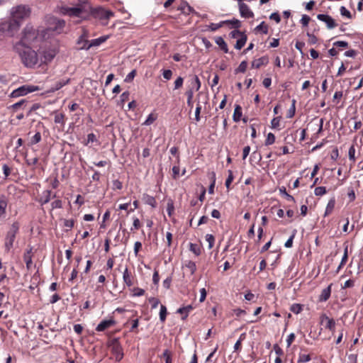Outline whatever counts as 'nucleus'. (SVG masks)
I'll use <instances>...</instances> for the list:
<instances>
[{
  "mask_svg": "<svg viewBox=\"0 0 363 363\" xmlns=\"http://www.w3.org/2000/svg\"><path fill=\"white\" fill-rule=\"evenodd\" d=\"M290 311L296 314H298L302 311V305L294 303L291 306Z\"/></svg>",
  "mask_w": 363,
  "mask_h": 363,
  "instance_id": "38",
  "label": "nucleus"
},
{
  "mask_svg": "<svg viewBox=\"0 0 363 363\" xmlns=\"http://www.w3.org/2000/svg\"><path fill=\"white\" fill-rule=\"evenodd\" d=\"M296 100L295 99H293L292 100V104H291V106L290 107V108L289 109L288 112H287V115H286V117L288 118H291L294 116L295 115V112H296Z\"/></svg>",
  "mask_w": 363,
  "mask_h": 363,
  "instance_id": "31",
  "label": "nucleus"
},
{
  "mask_svg": "<svg viewBox=\"0 0 363 363\" xmlns=\"http://www.w3.org/2000/svg\"><path fill=\"white\" fill-rule=\"evenodd\" d=\"M340 11L342 16H345L348 18H352L351 13L345 6H341Z\"/></svg>",
  "mask_w": 363,
  "mask_h": 363,
  "instance_id": "49",
  "label": "nucleus"
},
{
  "mask_svg": "<svg viewBox=\"0 0 363 363\" xmlns=\"http://www.w3.org/2000/svg\"><path fill=\"white\" fill-rule=\"evenodd\" d=\"M269 18L272 20H274L277 23H279L281 21L280 16L277 12L272 13L270 15Z\"/></svg>",
  "mask_w": 363,
  "mask_h": 363,
  "instance_id": "64",
  "label": "nucleus"
},
{
  "mask_svg": "<svg viewBox=\"0 0 363 363\" xmlns=\"http://www.w3.org/2000/svg\"><path fill=\"white\" fill-rule=\"evenodd\" d=\"M11 13L12 18L21 22V21L29 17L30 9L28 6L18 5L12 8Z\"/></svg>",
  "mask_w": 363,
  "mask_h": 363,
  "instance_id": "4",
  "label": "nucleus"
},
{
  "mask_svg": "<svg viewBox=\"0 0 363 363\" xmlns=\"http://www.w3.org/2000/svg\"><path fill=\"white\" fill-rule=\"evenodd\" d=\"M185 267L187 268L191 274H194V272H196V264L193 261H189L187 262L186 264H185Z\"/></svg>",
  "mask_w": 363,
  "mask_h": 363,
  "instance_id": "34",
  "label": "nucleus"
},
{
  "mask_svg": "<svg viewBox=\"0 0 363 363\" xmlns=\"http://www.w3.org/2000/svg\"><path fill=\"white\" fill-rule=\"evenodd\" d=\"M215 42L224 52H228V45L222 37H217Z\"/></svg>",
  "mask_w": 363,
  "mask_h": 363,
  "instance_id": "21",
  "label": "nucleus"
},
{
  "mask_svg": "<svg viewBox=\"0 0 363 363\" xmlns=\"http://www.w3.org/2000/svg\"><path fill=\"white\" fill-rule=\"evenodd\" d=\"M64 114L62 113H59V114H57L55 115V123H63L64 122Z\"/></svg>",
  "mask_w": 363,
  "mask_h": 363,
  "instance_id": "61",
  "label": "nucleus"
},
{
  "mask_svg": "<svg viewBox=\"0 0 363 363\" xmlns=\"http://www.w3.org/2000/svg\"><path fill=\"white\" fill-rule=\"evenodd\" d=\"M112 354L114 355L115 359L119 362L123 357V349L117 340H114L111 345Z\"/></svg>",
  "mask_w": 363,
  "mask_h": 363,
  "instance_id": "7",
  "label": "nucleus"
},
{
  "mask_svg": "<svg viewBox=\"0 0 363 363\" xmlns=\"http://www.w3.org/2000/svg\"><path fill=\"white\" fill-rule=\"evenodd\" d=\"M70 82V79H62V80H60L59 82H57L52 87H51V89H50L49 92H55L59 89H60L62 87H63L64 86H65L66 84H69Z\"/></svg>",
  "mask_w": 363,
  "mask_h": 363,
  "instance_id": "18",
  "label": "nucleus"
},
{
  "mask_svg": "<svg viewBox=\"0 0 363 363\" xmlns=\"http://www.w3.org/2000/svg\"><path fill=\"white\" fill-rule=\"evenodd\" d=\"M162 357L165 359V363H172L171 352L168 350L164 351Z\"/></svg>",
  "mask_w": 363,
  "mask_h": 363,
  "instance_id": "48",
  "label": "nucleus"
},
{
  "mask_svg": "<svg viewBox=\"0 0 363 363\" xmlns=\"http://www.w3.org/2000/svg\"><path fill=\"white\" fill-rule=\"evenodd\" d=\"M186 95L187 96V105L192 108L193 107V102H192V99H193V96H194V92H193V90L192 89H189V90H187L186 91Z\"/></svg>",
  "mask_w": 363,
  "mask_h": 363,
  "instance_id": "33",
  "label": "nucleus"
},
{
  "mask_svg": "<svg viewBox=\"0 0 363 363\" xmlns=\"http://www.w3.org/2000/svg\"><path fill=\"white\" fill-rule=\"evenodd\" d=\"M242 116V108L240 105H235L234 113L233 116V121L238 122L240 121Z\"/></svg>",
  "mask_w": 363,
  "mask_h": 363,
  "instance_id": "22",
  "label": "nucleus"
},
{
  "mask_svg": "<svg viewBox=\"0 0 363 363\" xmlns=\"http://www.w3.org/2000/svg\"><path fill=\"white\" fill-rule=\"evenodd\" d=\"M247 67V61L244 60V61L241 62V63L240 64L238 67L235 69V74H238L240 72H241V73L245 72Z\"/></svg>",
  "mask_w": 363,
  "mask_h": 363,
  "instance_id": "30",
  "label": "nucleus"
},
{
  "mask_svg": "<svg viewBox=\"0 0 363 363\" xmlns=\"http://www.w3.org/2000/svg\"><path fill=\"white\" fill-rule=\"evenodd\" d=\"M162 75L165 79L169 80L172 78V72L170 69H164L163 71Z\"/></svg>",
  "mask_w": 363,
  "mask_h": 363,
  "instance_id": "62",
  "label": "nucleus"
},
{
  "mask_svg": "<svg viewBox=\"0 0 363 363\" xmlns=\"http://www.w3.org/2000/svg\"><path fill=\"white\" fill-rule=\"evenodd\" d=\"M38 90H39V88L37 86L23 85L13 90L11 93L10 97L17 98L19 96H25L28 93H31Z\"/></svg>",
  "mask_w": 363,
  "mask_h": 363,
  "instance_id": "6",
  "label": "nucleus"
},
{
  "mask_svg": "<svg viewBox=\"0 0 363 363\" xmlns=\"http://www.w3.org/2000/svg\"><path fill=\"white\" fill-rule=\"evenodd\" d=\"M74 220L73 219L70 220H64V226L67 228L68 229H71L74 227Z\"/></svg>",
  "mask_w": 363,
  "mask_h": 363,
  "instance_id": "59",
  "label": "nucleus"
},
{
  "mask_svg": "<svg viewBox=\"0 0 363 363\" xmlns=\"http://www.w3.org/2000/svg\"><path fill=\"white\" fill-rule=\"evenodd\" d=\"M331 286L332 284L329 285L328 287L322 290L321 294L319 296V301L323 302L328 300L331 294Z\"/></svg>",
  "mask_w": 363,
  "mask_h": 363,
  "instance_id": "17",
  "label": "nucleus"
},
{
  "mask_svg": "<svg viewBox=\"0 0 363 363\" xmlns=\"http://www.w3.org/2000/svg\"><path fill=\"white\" fill-rule=\"evenodd\" d=\"M140 228V220L138 218H135L133 219V228H131V230H138Z\"/></svg>",
  "mask_w": 363,
  "mask_h": 363,
  "instance_id": "63",
  "label": "nucleus"
},
{
  "mask_svg": "<svg viewBox=\"0 0 363 363\" xmlns=\"http://www.w3.org/2000/svg\"><path fill=\"white\" fill-rule=\"evenodd\" d=\"M23 259H24V262H26L27 269H29L33 263L32 255H29V253H24Z\"/></svg>",
  "mask_w": 363,
  "mask_h": 363,
  "instance_id": "37",
  "label": "nucleus"
},
{
  "mask_svg": "<svg viewBox=\"0 0 363 363\" xmlns=\"http://www.w3.org/2000/svg\"><path fill=\"white\" fill-rule=\"evenodd\" d=\"M310 21H311L310 16L304 14L302 16V18L301 19V23L303 25V26L306 27L308 25Z\"/></svg>",
  "mask_w": 363,
  "mask_h": 363,
  "instance_id": "53",
  "label": "nucleus"
},
{
  "mask_svg": "<svg viewBox=\"0 0 363 363\" xmlns=\"http://www.w3.org/2000/svg\"><path fill=\"white\" fill-rule=\"evenodd\" d=\"M115 324L113 319L104 320L96 327V330L99 332L104 331Z\"/></svg>",
  "mask_w": 363,
  "mask_h": 363,
  "instance_id": "12",
  "label": "nucleus"
},
{
  "mask_svg": "<svg viewBox=\"0 0 363 363\" xmlns=\"http://www.w3.org/2000/svg\"><path fill=\"white\" fill-rule=\"evenodd\" d=\"M13 50L19 55L23 65L28 68H33L38 63L37 52L30 47L18 42L13 46Z\"/></svg>",
  "mask_w": 363,
  "mask_h": 363,
  "instance_id": "1",
  "label": "nucleus"
},
{
  "mask_svg": "<svg viewBox=\"0 0 363 363\" xmlns=\"http://www.w3.org/2000/svg\"><path fill=\"white\" fill-rule=\"evenodd\" d=\"M223 23H225V24H231L232 26L235 29H238L241 26V22L236 18L223 21Z\"/></svg>",
  "mask_w": 363,
  "mask_h": 363,
  "instance_id": "27",
  "label": "nucleus"
},
{
  "mask_svg": "<svg viewBox=\"0 0 363 363\" xmlns=\"http://www.w3.org/2000/svg\"><path fill=\"white\" fill-rule=\"evenodd\" d=\"M167 313V308L164 306L161 305L160 312V319L161 322L163 323L165 321Z\"/></svg>",
  "mask_w": 363,
  "mask_h": 363,
  "instance_id": "40",
  "label": "nucleus"
},
{
  "mask_svg": "<svg viewBox=\"0 0 363 363\" xmlns=\"http://www.w3.org/2000/svg\"><path fill=\"white\" fill-rule=\"evenodd\" d=\"M320 323L324 324L325 328L334 333L335 328V321L333 318H330L326 314H322L320 316Z\"/></svg>",
  "mask_w": 363,
  "mask_h": 363,
  "instance_id": "9",
  "label": "nucleus"
},
{
  "mask_svg": "<svg viewBox=\"0 0 363 363\" xmlns=\"http://www.w3.org/2000/svg\"><path fill=\"white\" fill-rule=\"evenodd\" d=\"M157 119V115L154 113H150L145 122L143 123V125H150L153 123Z\"/></svg>",
  "mask_w": 363,
  "mask_h": 363,
  "instance_id": "32",
  "label": "nucleus"
},
{
  "mask_svg": "<svg viewBox=\"0 0 363 363\" xmlns=\"http://www.w3.org/2000/svg\"><path fill=\"white\" fill-rule=\"evenodd\" d=\"M89 13H91L94 18L101 20L104 25H107L108 19L114 15L113 11L106 10L102 7H98L96 9H93L91 7V10Z\"/></svg>",
  "mask_w": 363,
  "mask_h": 363,
  "instance_id": "3",
  "label": "nucleus"
},
{
  "mask_svg": "<svg viewBox=\"0 0 363 363\" xmlns=\"http://www.w3.org/2000/svg\"><path fill=\"white\" fill-rule=\"evenodd\" d=\"M307 36L308 37V43L313 45L318 42V38L313 34L310 33H307Z\"/></svg>",
  "mask_w": 363,
  "mask_h": 363,
  "instance_id": "54",
  "label": "nucleus"
},
{
  "mask_svg": "<svg viewBox=\"0 0 363 363\" xmlns=\"http://www.w3.org/2000/svg\"><path fill=\"white\" fill-rule=\"evenodd\" d=\"M206 240L208 243V249H211L213 247L215 242L214 236L211 234H207L206 235Z\"/></svg>",
  "mask_w": 363,
  "mask_h": 363,
  "instance_id": "42",
  "label": "nucleus"
},
{
  "mask_svg": "<svg viewBox=\"0 0 363 363\" xmlns=\"http://www.w3.org/2000/svg\"><path fill=\"white\" fill-rule=\"evenodd\" d=\"M184 79L182 77H177L174 82V89H179L183 85Z\"/></svg>",
  "mask_w": 363,
  "mask_h": 363,
  "instance_id": "51",
  "label": "nucleus"
},
{
  "mask_svg": "<svg viewBox=\"0 0 363 363\" xmlns=\"http://www.w3.org/2000/svg\"><path fill=\"white\" fill-rule=\"evenodd\" d=\"M28 101L26 99H21L20 101L13 104L11 106L10 108L13 111H17L19 108H21L23 104H26Z\"/></svg>",
  "mask_w": 363,
  "mask_h": 363,
  "instance_id": "43",
  "label": "nucleus"
},
{
  "mask_svg": "<svg viewBox=\"0 0 363 363\" xmlns=\"http://www.w3.org/2000/svg\"><path fill=\"white\" fill-rule=\"evenodd\" d=\"M56 197V194L52 195V191L50 190H45L43 193V196L39 199V202L41 205H44L48 203L52 198Z\"/></svg>",
  "mask_w": 363,
  "mask_h": 363,
  "instance_id": "14",
  "label": "nucleus"
},
{
  "mask_svg": "<svg viewBox=\"0 0 363 363\" xmlns=\"http://www.w3.org/2000/svg\"><path fill=\"white\" fill-rule=\"evenodd\" d=\"M274 142H275V135L272 133H269L267 136V138L265 140L264 145L267 146L270 145H272Z\"/></svg>",
  "mask_w": 363,
  "mask_h": 363,
  "instance_id": "39",
  "label": "nucleus"
},
{
  "mask_svg": "<svg viewBox=\"0 0 363 363\" xmlns=\"http://www.w3.org/2000/svg\"><path fill=\"white\" fill-rule=\"evenodd\" d=\"M19 224L18 223L15 222L12 224L9 230L8 231L5 242V247L7 251H9L10 249L13 247L16 235L17 234Z\"/></svg>",
  "mask_w": 363,
  "mask_h": 363,
  "instance_id": "5",
  "label": "nucleus"
},
{
  "mask_svg": "<svg viewBox=\"0 0 363 363\" xmlns=\"http://www.w3.org/2000/svg\"><path fill=\"white\" fill-rule=\"evenodd\" d=\"M144 200L147 204L151 206L152 207H155L157 205L155 199L152 196L144 195Z\"/></svg>",
  "mask_w": 363,
  "mask_h": 363,
  "instance_id": "29",
  "label": "nucleus"
},
{
  "mask_svg": "<svg viewBox=\"0 0 363 363\" xmlns=\"http://www.w3.org/2000/svg\"><path fill=\"white\" fill-rule=\"evenodd\" d=\"M255 30L257 31H261L264 34H267L268 33V26L265 24L264 21H262L259 25H258Z\"/></svg>",
  "mask_w": 363,
  "mask_h": 363,
  "instance_id": "35",
  "label": "nucleus"
},
{
  "mask_svg": "<svg viewBox=\"0 0 363 363\" xmlns=\"http://www.w3.org/2000/svg\"><path fill=\"white\" fill-rule=\"evenodd\" d=\"M223 25H225V23H223V21H221L219 23H211L209 25V28L212 31H215V30H218V28H220Z\"/></svg>",
  "mask_w": 363,
  "mask_h": 363,
  "instance_id": "56",
  "label": "nucleus"
},
{
  "mask_svg": "<svg viewBox=\"0 0 363 363\" xmlns=\"http://www.w3.org/2000/svg\"><path fill=\"white\" fill-rule=\"evenodd\" d=\"M314 193L316 196H323L326 193L325 186H318L315 189Z\"/></svg>",
  "mask_w": 363,
  "mask_h": 363,
  "instance_id": "47",
  "label": "nucleus"
},
{
  "mask_svg": "<svg viewBox=\"0 0 363 363\" xmlns=\"http://www.w3.org/2000/svg\"><path fill=\"white\" fill-rule=\"evenodd\" d=\"M189 250L196 256L200 255L201 253V247L198 245L194 243L189 244Z\"/></svg>",
  "mask_w": 363,
  "mask_h": 363,
  "instance_id": "28",
  "label": "nucleus"
},
{
  "mask_svg": "<svg viewBox=\"0 0 363 363\" xmlns=\"http://www.w3.org/2000/svg\"><path fill=\"white\" fill-rule=\"evenodd\" d=\"M279 192L281 194L285 196V197H286L287 201H295L294 198L291 195L289 194L286 192V188L284 186H281V187L279 188Z\"/></svg>",
  "mask_w": 363,
  "mask_h": 363,
  "instance_id": "36",
  "label": "nucleus"
},
{
  "mask_svg": "<svg viewBox=\"0 0 363 363\" xmlns=\"http://www.w3.org/2000/svg\"><path fill=\"white\" fill-rule=\"evenodd\" d=\"M191 83L192 84H195L196 91L201 88V82L197 75L193 76Z\"/></svg>",
  "mask_w": 363,
  "mask_h": 363,
  "instance_id": "50",
  "label": "nucleus"
},
{
  "mask_svg": "<svg viewBox=\"0 0 363 363\" xmlns=\"http://www.w3.org/2000/svg\"><path fill=\"white\" fill-rule=\"evenodd\" d=\"M247 41V35L243 34L240 36V38L238 39L235 45V48L237 50H240L246 43Z\"/></svg>",
  "mask_w": 363,
  "mask_h": 363,
  "instance_id": "25",
  "label": "nucleus"
},
{
  "mask_svg": "<svg viewBox=\"0 0 363 363\" xmlns=\"http://www.w3.org/2000/svg\"><path fill=\"white\" fill-rule=\"evenodd\" d=\"M123 279L127 286H130L133 285V281L131 280V276H130V272H128V267H126L123 272Z\"/></svg>",
  "mask_w": 363,
  "mask_h": 363,
  "instance_id": "24",
  "label": "nucleus"
},
{
  "mask_svg": "<svg viewBox=\"0 0 363 363\" xmlns=\"http://www.w3.org/2000/svg\"><path fill=\"white\" fill-rule=\"evenodd\" d=\"M269 62L268 57L263 56L252 62V67L259 69L262 65H266Z\"/></svg>",
  "mask_w": 363,
  "mask_h": 363,
  "instance_id": "15",
  "label": "nucleus"
},
{
  "mask_svg": "<svg viewBox=\"0 0 363 363\" xmlns=\"http://www.w3.org/2000/svg\"><path fill=\"white\" fill-rule=\"evenodd\" d=\"M108 39V36H101L99 38L92 40L89 44V47H96L104 43Z\"/></svg>",
  "mask_w": 363,
  "mask_h": 363,
  "instance_id": "23",
  "label": "nucleus"
},
{
  "mask_svg": "<svg viewBox=\"0 0 363 363\" xmlns=\"http://www.w3.org/2000/svg\"><path fill=\"white\" fill-rule=\"evenodd\" d=\"M233 180V172L231 170H228V177L225 181V186L228 189L230 187V184Z\"/></svg>",
  "mask_w": 363,
  "mask_h": 363,
  "instance_id": "52",
  "label": "nucleus"
},
{
  "mask_svg": "<svg viewBox=\"0 0 363 363\" xmlns=\"http://www.w3.org/2000/svg\"><path fill=\"white\" fill-rule=\"evenodd\" d=\"M90 43L87 39L79 38L77 44L79 45V50H89L91 47H89Z\"/></svg>",
  "mask_w": 363,
  "mask_h": 363,
  "instance_id": "20",
  "label": "nucleus"
},
{
  "mask_svg": "<svg viewBox=\"0 0 363 363\" xmlns=\"http://www.w3.org/2000/svg\"><path fill=\"white\" fill-rule=\"evenodd\" d=\"M201 110V106L200 105V103L198 102L197 106H196V111H195V120L196 121H200Z\"/></svg>",
  "mask_w": 363,
  "mask_h": 363,
  "instance_id": "57",
  "label": "nucleus"
},
{
  "mask_svg": "<svg viewBox=\"0 0 363 363\" xmlns=\"http://www.w3.org/2000/svg\"><path fill=\"white\" fill-rule=\"evenodd\" d=\"M41 140V135L39 132L36 133L30 140L31 145L37 144Z\"/></svg>",
  "mask_w": 363,
  "mask_h": 363,
  "instance_id": "46",
  "label": "nucleus"
},
{
  "mask_svg": "<svg viewBox=\"0 0 363 363\" xmlns=\"http://www.w3.org/2000/svg\"><path fill=\"white\" fill-rule=\"evenodd\" d=\"M7 201L4 199H0V216L5 213Z\"/></svg>",
  "mask_w": 363,
  "mask_h": 363,
  "instance_id": "45",
  "label": "nucleus"
},
{
  "mask_svg": "<svg viewBox=\"0 0 363 363\" xmlns=\"http://www.w3.org/2000/svg\"><path fill=\"white\" fill-rule=\"evenodd\" d=\"M317 18L324 22L328 29H333L337 26V23L335 20L329 15L327 14H318Z\"/></svg>",
  "mask_w": 363,
  "mask_h": 363,
  "instance_id": "11",
  "label": "nucleus"
},
{
  "mask_svg": "<svg viewBox=\"0 0 363 363\" xmlns=\"http://www.w3.org/2000/svg\"><path fill=\"white\" fill-rule=\"evenodd\" d=\"M136 74L135 70H132L125 78V82H130L135 77Z\"/></svg>",
  "mask_w": 363,
  "mask_h": 363,
  "instance_id": "58",
  "label": "nucleus"
},
{
  "mask_svg": "<svg viewBox=\"0 0 363 363\" xmlns=\"http://www.w3.org/2000/svg\"><path fill=\"white\" fill-rule=\"evenodd\" d=\"M347 259H348V251H347V246H346L345 247V250H344V255H343V257L341 259V262H340V264L338 267V269H340L344 264H345V263L347 262Z\"/></svg>",
  "mask_w": 363,
  "mask_h": 363,
  "instance_id": "41",
  "label": "nucleus"
},
{
  "mask_svg": "<svg viewBox=\"0 0 363 363\" xmlns=\"http://www.w3.org/2000/svg\"><path fill=\"white\" fill-rule=\"evenodd\" d=\"M354 154H355V148H354V145H352L349 149L348 156H349V159L350 160H352L353 162L355 160Z\"/></svg>",
  "mask_w": 363,
  "mask_h": 363,
  "instance_id": "55",
  "label": "nucleus"
},
{
  "mask_svg": "<svg viewBox=\"0 0 363 363\" xmlns=\"http://www.w3.org/2000/svg\"><path fill=\"white\" fill-rule=\"evenodd\" d=\"M193 309V307L191 305H188L185 307H182V308H179L177 313H180L182 315V320H185L188 315H189V313Z\"/></svg>",
  "mask_w": 363,
  "mask_h": 363,
  "instance_id": "19",
  "label": "nucleus"
},
{
  "mask_svg": "<svg viewBox=\"0 0 363 363\" xmlns=\"http://www.w3.org/2000/svg\"><path fill=\"white\" fill-rule=\"evenodd\" d=\"M149 302L152 304V308H155L160 303V300L157 298L152 297L149 298Z\"/></svg>",
  "mask_w": 363,
  "mask_h": 363,
  "instance_id": "60",
  "label": "nucleus"
},
{
  "mask_svg": "<svg viewBox=\"0 0 363 363\" xmlns=\"http://www.w3.org/2000/svg\"><path fill=\"white\" fill-rule=\"evenodd\" d=\"M21 23V21L11 17L9 22L8 30L11 33L16 31L19 28Z\"/></svg>",
  "mask_w": 363,
  "mask_h": 363,
  "instance_id": "16",
  "label": "nucleus"
},
{
  "mask_svg": "<svg viewBox=\"0 0 363 363\" xmlns=\"http://www.w3.org/2000/svg\"><path fill=\"white\" fill-rule=\"evenodd\" d=\"M238 7L241 17L245 18H251L254 17V13L246 4L238 3Z\"/></svg>",
  "mask_w": 363,
  "mask_h": 363,
  "instance_id": "10",
  "label": "nucleus"
},
{
  "mask_svg": "<svg viewBox=\"0 0 363 363\" xmlns=\"http://www.w3.org/2000/svg\"><path fill=\"white\" fill-rule=\"evenodd\" d=\"M281 116H277L274 118L271 121V125L272 128H277L279 126Z\"/></svg>",
  "mask_w": 363,
  "mask_h": 363,
  "instance_id": "44",
  "label": "nucleus"
},
{
  "mask_svg": "<svg viewBox=\"0 0 363 363\" xmlns=\"http://www.w3.org/2000/svg\"><path fill=\"white\" fill-rule=\"evenodd\" d=\"M36 38V33L33 28L26 27L23 30V35L19 42H23L26 45V43H30Z\"/></svg>",
  "mask_w": 363,
  "mask_h": 363,
  "instance_id": "8",
  "label": "nucleus"
},
{
  "mask_svg": "<svg viewBox=\"0 0 363 363\" xmlns=\"http://www.w3.org/2000/svg\"><path fill=\"white\" fill-rule=\"evenodd\" d=\"M335 198H332L331 199H330V201H328V205L326 206L325 216H328L333 211V210L335 207Z\"/></svg>",
  "mask_w": 363,
  "mask_h": 363,
  "instance_id": "26",
  "label": "nucleus"
},
{
  "mask_svg": "<svg viewBox=\"0 0 363 363\" xmlns=\"http://www.w3.org/2000/svg\"><path fill=\"white\" fill-rule=\"evenodd\" d=\"M56 55V50L54 49H48L43 51V60H41V62L47 63L53 60Z\"/></svg>",
  "mask_w": 363,
  "mask_h": 363,
  "instance_id": "13",
  "label": "nucleus"
},
{
  "mask_svg": "<svg viewBox=\"0 0 363 363\" xmlns=\"http://www.w3.org/2000/svg\"><path fill=\"white\" fill-rule=\"evenodd\" d=\"M91 10V6L87 0H79L73 7L65 5L60 7V13L69 17H82L83 15L89 14Z\"/></svg>",
  "mask_w": 363,
  "mask_h": 363,
  "instance_id": "2",
  "label": "nucleus"
}]
</instances>
